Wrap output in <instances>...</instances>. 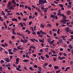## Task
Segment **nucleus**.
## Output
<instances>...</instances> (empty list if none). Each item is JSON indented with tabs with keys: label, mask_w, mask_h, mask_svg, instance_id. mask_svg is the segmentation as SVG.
Returning a JSON list of instances; mask_svg holds the SVG:
<instances>
[{
	"label": "nucleus",
	"mask_w": 73,
	"mask_h": 73,
	"mask_svg": "<svg viewBox=\"0 0 73 73\" xmlns=\"http://www.w3.org/2000/svg\"><path fill=\"white\" fill-rule=\"evenodd\" d=\"M22 36H23L24 38V40H23L22 39L21 40V41L22 42L25 43H27V42L28 41V40H26L25 39V37L24 35H22Z\"/></svg>",
	"instance_id": "f257e3e1"
},
{
	"label": "nucleus",
	"mask_w": 73,
	"mask_h": 73,
	"mask_svg": "<svg viewBox=\"0 0 73 73\" xmlns=\"http://www.w3.org/2000/svg\"><path fill=\"white\" fill-rule=\"evenodd\" d=\"M18 68H16V69L18 70V71H21V70L20 69V68H21V66L20 65H18Z\"/></svg>",
	"instance_id": "f03ea898"
},
{
	"label": "nucleus",
	"mask_w": 73,
	"mask_h": 73,
	"mask_svg": "<svg viewBox=\"0 0 73 73\" xmlns=\"http://www.w3.org/2000/svg\"><path fill=\"white\" fill-rule=\"evenodd\" d=\"M19 58H18L16 59V64H18L19 62Z\"/></svg>",
	"instance_id": "7ed1b4c3"
},
{
	"label": "nucleus",
	"mask_w": 73,
	"mask_h": 73,
	"mask_svg": "<svg viewBox=\"0 0 73 73\" xmlns=\"http://www.w3.org/2000/svg\"><path fill=\"white\" fill-rule=\"evenodd\" d=\"M42 40L40 39H39L38 40L40 42H42L43 43L44 42V38H42Z\"/></svg>",
	"instance_id": "20e7f679"
},
{
	"label": "nucleus",
	"mask_w": 73,
	"mask_h": 73,
	"mask_svg": "<svg viewBox=\"0 0 73 73\" xmlns=\"http://www.w3.org/2000/svg\"><path fill=\"white\" fill-rule=\"evenodd\" d=\"M12 4L11 2H8V7H9L11 6L12 5Z\"/></svg>",
	"instance_id": "39448f33"
},
{
	"label": "nucleus",
	"mask_w": 73,
	"mask_h": 73,
	"mask_svg": "<svg viewBox=\"0 0 73 73\" xmlns=\"http://www.w3.org/2000/svg\"><path fill=\"white\" fill-rule=\"evenodd\" d=\"M39 3L41 4H43V1H42V0H39Z\"/></svg>",
	"instance_id": "423d86ee"
},
{
	"label": "nucleus",
	"mask_w": 73,
	"mask_h": 73,
	"mask_svg": "<svg viewBox=\"0 0 73 73\" xmlns=\"http://www.w3.org/2000/svg\"><path fill=\"white\" fill-rule=\"evenodd\" d=\"M57 15H60V16H62V17H64V14H61L60 13H57Z\"/></svg>",
	"instance_id": "0eeeda50"
},
{
	"label": "nucleus",
	"mask_w": 73,
	"mask_h": 73,
	"mask_svg": "<svg viewBox=\"0 0 73 73\" xmlns=\"http://www.w3.org/2000/svg\"><path fill=\"white\" fill-rule=\"evenodd\" d=\"M66 13L67 14H68V15H70L71 14V12L70 11H67L66 12Z\"/></svg>",
	"instance_id": "6e6552de"
},
{
	"label": "nucleus",
	"mask_w": 73,
	"mask_h": 73,
	"mask_svg": "<svg viewBox=\"0 0 73 73\" xmlns=\"http://www.w3.org/2000/svg\"><path fill=\"white\" fill-rule=\"evenodd\" d=\"M69 29V28L68 27H66V29L65 30L67 32H69L70 31H68Z\"/></svg>",
	"instance_id": "1a4fd4ad"
},
{
	"label": "nucleus",
	"mask_w": 73,
	"mask_h": 73,
	"mask_svg": "<svg viewBox=\"0 0 73 73\" xmlns=\"http://www.w3.org/2000/svg\"><path fill=\"white\" fill-rule=\"evenodd\" d=\"M51 17H52V18H53L54 19H55V15H51V16H50Z\"/></svg>",
	"instance_id": "9d476101"
},
{
	"label": "nucleus",
	"mask_w": 73,
	"mask_h": 73,
	"mask_svg": "<svg viewBox=\"0 0 73 73\" xmlns=\"http://www.w3.org/2000/svg\"><path fill=\"white\" fill-rule=\"evenodd\" d=\"M5 61H6L7 62H9V58H6L5 59Z\"/></svg>",
	"instance_id": "9b49d317"
},
{
	"label": "nucleus",
	"mask_w": 73,
	"mask_h": 73,
	"mask_svg": "<svg viewBox=\"0 0 73 73\" xmlns=\"http://www.w3.org/2000/svg\"><path fill=\"white\" fill-rule=\"evenodd\" d=\"M70 67H66V69L64 70V71H65V72L67 71V70L68 69H70Z\"/></svg>",
	"instance_id": "f8f14e48"
},
{
	"label": "nucleus",
	"mask_w": 73,
	"mask_h": 73,
	"mask_svg": "<svg viewBox=\"0 0 73 73\" xmlns=\"http://www.w3.org/2000/svg\"><path fill=\"white\" fill-rule=\"evenodd\" d=\"M60 37L61 38H65V37H66L67 36H64V35H62V36H61Z\"/></svg>",
	"instance_id": "ddd939ff"
},
{
	"label": "nucleus",
	"mask_w": 73,
	"mask_h": 73,
	"mask_svg": "<svg viewBox=\"0 0 73 73\" xmlns=\"http://www.w3.org/2000/svg\"><path fill=\"white\" fill-rule=\"evenodd\" d=\"M58 6L61 8H62L64 7L63 5L62 4H59L58 5Z\"/></svg>",
	"instance_id": "4468645a"
},
{
	"label": "nucleus",
	"mask_w": 73,
	"mask_h": 73,
	"mask_svg": "<svg viewBox=\"0 0 73 73\" xmlns=\"http://www.w3.org/2000/svg\"><path fill=\"white\" fill-rule=\"evenodd\" d=\"M48 48H45V52L46 53H47L48 52Z\"/></svg>",
	"instance_id": "2eb2a0df"
},
{
	"label": "nucleus",
	"mask_w": 73,
	"mask_h": 73,
	"mask_svg": "<svg viewBox=\"0 0 73 73\" xmlns=\"http://www.w3.org/2000/svg\"><path fill=\"white\" fill-rule=\"evenodd\" d=\"M54 69H58V68H59V67L58 66H55L54 67Z\"/></svg>",
	"instance_id": "dca6fc26"
},
{
	"label": "nucleus",
	"mask_w": 73,
	"mask_h": 73,
	"mask_svg": "<svg viewBox=\"0 0 73 73\" xmlns=\"http://www.w3.org/2000/svg\"><path fill=\"white\" fill-rule=\"evenodd\" d=\"M54 40H52V41H50L49 42V43L50 44V45H52V44H53L54 42Z\"/></svg>",
	"instance_id": "f3484780"
},
{
	"label": "nucleus",
	"mask_w": 73,
	"mask_h": 73,
	"mask_svg": "<svg viewBox=\"0 0 73 73\" xmlns=\"http://www.w3.org/2000/svg\"><path fill=\"white\" fill-rule=\"evenodd\" d=\"M69 48L70 49H72L73 47L72 46V45L71 44H70L69 46Z\"/></svg>",
	"instance_id": "a211bd4d"
},
{
	"label": "nucleus",
	"mask_w": 73,
	"mask_h": 73,
	"mask_svg": "<svg viewBox=\"0 0 73 73\" xmlns=\"http://www.w3.org/2000/svg\"><path fill=\"white\" fill-rule=\"evenodd\" d=\"M12 21H15L17 22L18 21L16 19H12Z\"/></svg>",
	"instance_id": "6ab92c4d"
},
{
	"label": "nucleus",
	"mask_w": 73,
	"mask_h": 73,
	"mask_svg": "<svg viewBox=\"0 0 73 73\" xmlns=\"http://www.w3.org/2000/svg\"><path fill=\"white\" fill-rule=\"evenodd\" d=\"M43 4H44L45 3H47L46 0H43Z\"/></svg>",
	"instance_id": "aec40b11"
},
{
	"label": "nucleus",
	"mask_w": 73,
	"mask_h": 73,
	"mask_svg": "<svg viewBox=\"0 0 73 73\" xmlns=\"http://www.w3.org/2000/svg\"><path fill=\"white\" fill-rule=\"evenodd\" d=\"M45 56H46L47 58H48H48H49V56H48V54H46L45 55Z\"/></svg>",
	"instance_id": "412c9836"
},
{
	"label": "nucleus",
	"mask_w": 73,
	"mask_h": 73,
	"mask_svg": "<svg viewBox=\"0 0 73 73\" xmlns=\"http://www.w3.org/2000/svg\"><path fill=\"white\" fill-rule=\"evenodd\" d=\"M15 36L14 35H13L11 36V38L13 39H15Z\"/></svg>",
	"instance_id": "4be33fe9"
},
{
	"label": "nucleus",
	"mask_w": 73,
	"mask_h": 73,
	"mask_svg": "<svg viewBox=\"0 0 73 73\" xmlns=\"http://www.w3.org/2000/svg\"><path fill=\"white\" fill-rule=\"evenodd\" d=\"M23 62H27L29 61V60H28L25 59L23 60Z\"/></svg>",
	"instance_id": "5701e85b"
},
{
	"label": "nucleus",
	"mask_w": 73,
	"mask_h": 73,
	"mask_svg": "<svg viewBox=\"0 0 73 73\" xmlns=\"http://www.w3.org/2000/svg\"><path fill=\"white\" fill-rule=\"evenodd\" d=\"M29 40H31L32 42H35V41H34V39H29Z\"/></svg>",
	"instance_id": "b1692460"
},
{
	"label": "nucleus",
	"mask_w": 73,
	"mask_h": 73,
	"mask_svg": "<svg viewBox=\"0 0 73 73\" xmlns=\"http://www.w3.org/2000/svg\"><path fill=\"white\" fill-rule=\"evenodd\" d=\"M62 17H63V19H66V16H64H64Z\"/></svg>",
	"instance_id": "393cba45"
},
{
	"label": "nucleus",
	"mask_w": 73,
	"mask_h": 73,
	"mask_svg": "<svg viewBox=\"0 0 73 73\" xmlns=\"http://www.w3.org/2000/svg\"><path fill=\"white\" fill-rule=\"evenodd\" d=\"M11 2H12L14 4L16 3V2H15V0H13V1H11Z\"/></svg>",
	"instance_id": "a878e982"
},
{
	"label": "nucleus",
	"mask_w": 73,
	"mask_h": 73,
	"mask_svg": "<svg viewBox=\"0 0 73 73\" xmlns=\"http://www.w3.org/2000/svg\"><path fill=\"white\" fill-rule=\"evenodd\" d=\"M19 25H21L22 27H23L24 26V25L23 24H22V23H19Z\"/></svg>",
	"instance_id": "bb28decb"
},
{
	"label": "nucleus",
	"mask_w": 73,
	"mask_h": 73,
	"mask_svg": "<svg viewBox=\"0 0 73 73\" xmlns=\"http://www.w3.org/2000/svg\"><path fill=\"white\" fill-rule=\"evenodd\" d=\"M29 69H30V70H32V71H33L34 69L32 67H29Z\"/></svg>",
	"instance_id": "cd10ccee"
},
{
	"label": "nucleus",
	"mask_w": 73,
	"mask_h": 73,
	"mask_svg": "<svg viewBox=\"0 0 73 73\" xmlns=\"http://www.w3.org/2000/svg\"><path fill=\"white\" fill-rule=\"evenodd\" d=\"M40 57L41 58L42 60H44V57L43 56H40Z\"/></svg>",
	"instance_id": "c85d7f7f"
},
{
	"label": "nucleus",
	"mask_w": 73,
	"mask_h": 73,
	"mask_svg": "<svg viewBox=\"0 0 73 73\" xmlns=\"http://www.w3.org/2000/svg\"><path fill=\"white\" fill-rule=\"evenodd\" d=\"M47 26L50 27H52V25H51L50 24H48L47 25Z\"/></svg>",
	"instance_id": "c756f323"
},
{
	"label": "nucleus",
	"mask_w": 73,
	"mask_h": 73,
	"mask_svg": "<svg viewBox=\"0 0 73 73\" xmlns=\"http://www.w3.org/2000/svg\"><path fill=\"white\" fill-rule=\"evenodd\" d=\"M53 60L55 62V61H56L57 59L56 58H55L54 57H53Z\"/></svg>",
	"instance_id": "7c9ffc66"
},
{
	"label": "nucleus",
	"mask_w": 73,
	"mask_h": 73,
	"mask_svg": "<svg viewBox=\"0 0 73 73\" xmlns=\"http://www.w3.org/2000/svg\"><path fill=\"white\" fill-rule=\"evenodd\" d=\"M38 36L40 37L41 38H42L43 37V36L42 34H39L38 35Z\"/></svg>",
	"instance_id": "2f4dec72"
},
{
	"label": "nucleus",
	"mask_w": 73,
	"mask_h": 73,
	"mask_svg": "<svg viewBox=\"0 0 73 73\" xmlns=\"http://www.w3.org/2000/svg\"><path fill=\"white\" fill-rule=\"evenodd\" d=\"M63 40L61 39H60V40L58 41L60 43H62V42Z\"/></svg>",
	"instance_id": "473e14b6"
},
{
	"label": "nucleus",
	"mask_w": 73,
	"mask_h": 73,
	"mask_svg": "<svg viewBox=\"0 0 73 73\" xmlns=\"http://www.w3.org/2000/svg\"><path fill=\"white\" fill-rule=\"evenodd\" d=\"M51 56H52V57H53V56H57V55L56 54H52L51 55Z\"/></svg>",
	"instance_id": "72a5a7b5"
},
{
	"label": "nucleus",
	"mask_w": 73,
	"mask_h": 73,
	"mask_svg": "<svg viewBox=\"0 0 73 73\" xmlns=\"http://www.w3.org/2000/svg\"><path fill=\"white\" fill-rule=\"evenodd\" d=\"M28 9L29 10H31V8L29 6L28 7Z\"/></svg>",
	"instance_id": "f704fd0d"
},
{
	"label": "nucleus",
	"mask_w": 73,
	"mask_h": 73,
	"mask_svg": "<svg viewBox=\"0 0 73 73\" xmlns=\"http://www.w3.org/2000/svg\"><path fill=\"white\" fill-rule=\"evenodd\" d=\"M51 39L50 38H48L47 40V41L48 42H50Z\"/></svg>",
	"instance_id": "c9c22d12"
},
{
	"label": "nucleus",
	"mask_w": 73,
	"mask_h": 73,
	"mask_svg": "<svg viewBox=\"0 0 73 73\" xmlns=\"http://www.w3.org/2000/svg\"><path fill=\"white\" fill-rule=\"evenodd\" d=\"M40 26H41L42 28H44V25H43L42 24H41L40 25Z\"/></svg>",
	"instance_id": "e433bc0d"
},
{
	"label": "nucleus",
	"mask_w": 73,
	"mask_h": 73,
	"mask_svg": "<svg viewBox=\"0 0 73 73\" xmlns=\"http://www.w3.org/2000/svg\"><path fill=\"white\" fill-rule=\"evenodd\" d=\"M67 7L69 8H71L72 7V5H68L67 6Z\"/></svg>",
	"instance_id": "4c0bfd02"
},
{
	"label": "nucleus",
	"mask_w": 73,
	"mask_h": 73,
	"mask_svg": "<svg viewBox=\"0 0 73 73\" xmlns=\"http://www.w3.org/2000/svg\"><path fill=\"white\" fill-rule=\"evenodd\" d=\"M28 19V18H25L23 19V20L24 21H27V20Z\"/></svg>",
	"instance_id": "58836bf2"
},
{
	"label": "nucleus",
	"mask_w": 73,
	"mask_h": 73,
	"mask_svg": "<svg viewBox=\"0 0 73 73\" xmlns=\"http://www.w3.org/2000/svg\"><path fill=\"white\" fill-rule=\"evenodd\" d=\"M65 58H66L65 57H62L61 58V59H60V60H63V59H65Z\"/></svg>",
	"instance_id": "ea45409f"
},
{
	"label": "nucleus",
	"mask_w": 73,
	"mask_h": 73,
	"mask_svg": "<svg viewBox=\"0 0 73 73\" xmlns=\"http://www.w3.org/2000/svg\"><path fill=\"white\" fill-rule=\"evenodd\" d=\"M61 71V70H60L57 71H56V73H59Z\"/></svg>",
	"instance_id": "a19ab883"
},
{
	"label": "nucleus",
	"mask_w": 73,
	"mask_h": 73,
	"mask_svg": "<svg viewBox=\"0 0 73 73\" xmlns=\"http://www.w3.org/2000/svg\"><path fill=\"white\" fill-rule=\"evenodd\" d=\"M10 9H11L13 10L14 9V8L12 6L10 7Z\"/></svg>",
	"instance_id": "79ce46f5"
},
{
	"label": "nucleus",
	"mask_w": 73,
	"mask_h": 73,
	"mask_svg": "<svg viewBox=\"0 0 73 73\" xmlns=\"http://www.w3.org/2000/svg\"><path fill=\"white\" fill-rule=\"evenodd\" d=\"M41 9L42 10H43L44 11H45V10H46L44 8H43V7H41Z\"/></svg>",
	"instance_id": "37998d69"
},
{
	"label": "nucleus",
	"mask_w": 73,
	"mask_h": 73,
	"mask_svg": "<svg viewBox=\"0 0 73 73\" xmlns=\"http://www.w3.org/2000/svg\"><path fill=\"white\" fill-rule=\"evenodd\" d=\"M63 54L64 56H67V54H66V53H63Z\"/></svg>",
	"instance_id": "c03bdc74"
},
{
	"label": "nucleus",
	"mask_w": 73,
	"mask_h": 73,
	"mask_svg": "<svg viewBox=\"0 0 73 73\" xmlns=\"http://www.w3.org/2000/svg\"><path fill=\"white\" fill-rule=\"evenodd\" d=\"M12 33H13V34L14 35H16V33H15L14 31H13V32H12Z\"/></svg>",
	"instance_id": "a18cd8bd"
},
{
	"label": "nucleus",
	"mask_w": 73,
	"mask_h": 73,
	"mask_svg": "<svg viewBox=\"0 0 73 73\" xmlns=\"http://www.w3.org/2000/svg\"><path fill=\"white\" fill-rule=\"evenodd\" d=\"M37 34H39L40 35L41 33H40V32L39 31H38L37 33Z\"/></svg>",
	"instance_id": "49530a36"
},
{
	"label": "nucleus",
	"mask_w": 73,
	"mask_h": 73,
	"mask_svg": "<svg viewBox=\"0 0 73 73\" xmlns=\"http://www.w3.org/2000/svg\"><path fill=\"white\" fill-rule=\"evenodd\" d=\"M34 67L35 68H37L38 67V66L37 65H35V66H34Z\"/></svg>",
	"instance_id": "de8ad7c7"
},
{
	"label": "nucleus",
	"mask_w": 73,
	"mask_h": 73,
	"mask_svg": "<svg viewBox=\"0 0 73 73\" xmlns=\"http://www.w3.org/2000/svg\"><path fill=\"white\" fill-rule=\"evenodd\" d=\"M1 64H2V63H4V61L3 60H1Z\"/></svg>",
	"instance_id": "09e8293b"
},
{
	"label": "nucleus",
	"mask_w": 73,
	"mask_h": 73,
	"mask_svg": "<svg viewBox=\"0 0 73 73\" xmlns=\"http://www.w3.org/2000/svg\"><path fill=\"white\" fill-rule=\"evenodd\" d=\"M34 40H35L36 42H38V41L37 40H36V39H35V38H33Z\"/></svg>",
	"instance_id": "8fccbe9b"
},
{
	"label": "nucleus",
	"mask_w": 73,
	"mask_h": 73,
	"mask_svg": "<svg viewBox=\"0 0 73 73\" xmlns=\"http://www.w3.org/2000/svg\"><path fill=\"white\" fill-rule=\"evenodd\" d=\"M37 11H38V12L39 13H42V12H41V11L40 10V9H38Z\"/></svg>",
	"instance_id": "3c124183"
},
{
	"label": "nucleus",
	"mask_w": 73,
	"mask_h": 73,
	"mask_svg": "<svg viewBox=\"0 0 73 73\" xmlns=\"http://www.w3.org/2000/svg\"><path fill=\"white\" fill-rule=\"evenodd\" d=\"M42 34L43 35H46V33L45 32H43Z\"/></svg>",
	"instance_id": "603ef678"
},
{
	"label": "nucleus",
	"mask_w": 73,
	"mask_h": 73,
	"mask_svg": "<svg viewBox=\"0 0 73 73\" xmlns=\"http://www.w3.org/2000/svg\"><path fill=\"white\" fill-rule=\"evenodd\" d=\"M9 54H13V53L12 52H9Z\"/></svg>",
	"instance_id": "864d4df0"
},
{
	"label": "nucleus",
	"mask_w": 73,
	"mask_h": 73,
	"mask_svg": "<svg viewBox=\"0 0 73 73\" xmlns=\"http://www.w3.org/2000/svg\"><path fill=\"white\" fill-rule=\"evenodd\" d=\"M31 28L32 29H31L32 31L33 32L34 31V29L33 27H31Z\"/></svg>",
	"instance_id": "5fc2aeb1"
},
{
	"label": "nucleus",
	"mask_w": 73,
	"mask_h": 73,
	"mask_svg": "<svg viewBox=\"0 0 73 73\" xmlns=\"http://www.w3.org/2000/svg\"><path fill=\"white\" fill-rule=\"evenodd\" d=\"M21 47V45L19 46H18L17 47V48H18V50L20 49V47Z\"/></svg>",
	"instance_id": "6e6d98bb"
},
{
	"label": "nucleus",
	"mask_w": 73,
	"mask_h": 73,
	"mask_svg": "<svg viewBox=\"0 0 73 73\" xmlns=\"http://www.w3.org/2000/svg\"><path fill=\"white\" fill-rule=\"evenodd\" d=\"M1 49H0V51H1V52H2V50L3 49V48L2 47H1Z\"/></svg>",
	"instance_id": "4d7b16f0"
},
{
	"label": "nucleus",
	"mask_w": 73,
	"mask_h": 73,
	"mask_svg": "<svg viewBox=\"0 0 73 73\" xmlns=\"http://www.w3.org/2000/svg\"><path fill=\"white\" fill-rule=\"evenodd\" d=\"M48 65V64L47 63H45L44 64V66H46Z\"/></svg>",
	"instance_id": "13d9d810"
},
{
	"label": "nucleus",
	"mask_w": 73,
	"mask_h": 73,
	"mask_svg": "<svg viewBox=\"0 0 73 73\" xmlns=\"http://www.w3.org/2000/svg\"><path fill=\"white\" fill-rule=\"evenodd\" d=\"M32 48L33 49H35V48H36V47L35 46H34L33 45H32Z\"/></svg>",
	"instance_id": "bf43d9fd"
},
{
	"label": "nucleus",
	"mask_w": 73,
	"mask_h": 73,
	"mask_svg": "<svg viewBox=\"0 0 73 73\" xmlns=\"http://www.w3.org/2000/svg\"><path fill=\"white\" fill-rule=\"evenodd\" d=\"M12 50V49H9V50H8V51H9V53H10V52H11V51Z\"/></svg>",
	"instance_id": "052dcab7"
},
{
	"label": "nucleus",
	"mask_w": 73,
	"mask_h": 73,
	"mask_svg": "<svg viewBox=\"0 0 73 73\" xmlns=\"http://www.w3.org/2000/svg\"><path fill=\"white\" fill-rule=\"evenodd\" d=\"M51 5L53 6H54V7H55V5L54 4H53V3H52L51 4Z\"/></svg>",
	"instance_id": "680f3d73"
},
{
	"label": "nucleus",
	"mask_w": 73,
	"mask_h": 73,
	"mask_svg": "<svg viewBox=\"0 0 73 73\" xmlns=\"http://www.w3.org/2000/svg\"><path fill=\"white\" fill-rule=\"evenodd\" d=\"M14 5H13V7H15L16 6V3L15 4H14Z\"/></svg>",
	"instance_id": "e2e57ef3"
},
{
	"label": "nucleus",
	"mask_w": 73,
	"mask_h": 73,
	"mask_svg": "<svg viewBox=\"0 0 73 73\" xmlns=\"http://www.w3.org/2000/svg\"><path fill=\"white\" fill-rule=\"evenodd\" d=\"M44 12L45 13H47V11L46 10H44Z\"/></svg>",
	"instance_id": "0e129e2a"
},
{
	"label": "nucleus",
	"mask_w": 73,
	"mask_h": 73,
	"mask_svg": "<svg viewBox=\"0 0 73 73\" xmlns=\"http://www.w3.org/2000/svg\"><path fill=\"white\" fill-rule=\"evenodd\" d=\"M32 7L34 8H36V7L35 6H33V5H32Z\"/></svg>",
	"instance_id": "69168bd1"
},
{
	"label": "nucleus",
	"mask_w": 73,
	"mask_h": 73,
	"mask_svg": "<svg viewBox=\"0 0 73 73\" xmlns=\"http://www.w3.org/2000/svg\"><path fill=\"white\" fill-rule=\"evenodd\" d=\"M16 14L18 15H20V14L19 12H17L16 13Z\"/></svg>",
	"instance_id": "338daca9"
},
{
	"label": "nucleus",
	"mask_w": 73,
	"mask_h": 73,
	"mask_svg": "<svg viewBox=\"0 0 73 73\" xmlns=\"http://www.w3.org/2000/svg\"><path fill=\"white\" fill-rule=\"evenodd\" d=\"M1 14H2V15H3L4 16H5V14L3 12L2 13H1Z\"/></svg>",
	"instance_id": "774afa93"
}]
</instances>
